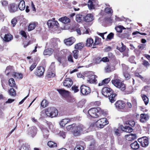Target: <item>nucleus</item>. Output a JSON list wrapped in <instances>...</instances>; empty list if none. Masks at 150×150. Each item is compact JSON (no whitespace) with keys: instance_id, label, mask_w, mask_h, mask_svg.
I'll return each mask as SVG.
<instances>
[{"instance_id":"1","label":"nucleus","mask_w":150,"mask_h":150,"mask_svg":"<svg viewBox=\"0 0 150 150\" xmlns=\"http://www.w3.org/2000/svg\"><path fill=\"white\" fill-rule=\"evenodd\" d=\"M88 113L90 116L94 118H98L102 115H105L107 114L106 112L99 107L90 109L88 111Z\"/></svg>"},{"instance_id":"2","label":"nucleus","mask_w":150,"mask_h":150,"mask_svg":"<svg viewBox=\"0 0 150 150\" xmlns=\"http://www.w3.org/2000/svg\"><path fill=\"white\" fill-rule=\"evenodd\" d=\"M45 112L47 117L53 118L57 116L58 110L55 107H49L45 109Z\"/></svg>"},{"instance_id":"3","label":"nucleus","mask_w":150,"mask_h":150,"mask_svg":"<svg viewBox=\"0 0 150 150\" xmlns=\"http://www.w3.org/2000/svg\"><path fill=\"white\" fill-rule=\"evenodd\" d=\"M86 129L85 127L81 124L75 126L73 131V134L75 136H78L81 134V132Z\"/></svg>"},{"instance_id":"4","label":"nucleus","mask_w":150,"mask_h":150,"mask_svg":"<svg viewBox=\"0 0 150 150\" xmlns=\"http://www.w3.org/2000/svg\"><path fill=\"white\" fill-rule=\"evenodd\" d=\"M91 89L90 87L84 84L82 85L80 88L81 93L83 96H87L91 92Z\"/></svg>"},{"instance_id":"5","label":"nucleus","mask_w":150,"mask_h":150,"mask_svg":"<svg viewBox=\"0 0 150 150\" xmlns=\"http://www.w3.org/2000/svg\"><path fill=\"white\" fill-rule=\"evenodd\" d=\"M96 126L99 128H103L108 123V122L106 118H102L96 121Z\"/></svg>"},{"instance_id":"6","label":"nucleus","mask_w":150,"mask_h":150,"mask_svg":"<svg viewBox=\"0 0 150 150\" xmlns=\"http://www.w3.org/2000/svg\"><path fill=\"white\" fill-rule=\"evenodd\" d=\"M113 93V90L110 87H105L102 90V93L105 97H108Z\"/></svg>"},{"instance_id":"7","label":"nucleus","mask_w":150,"mask_h":150,"mask_svg":"<svg viewBox=\"0 0 150 150\" xmlns=\"http://www.w3.org/2000/svg\"><path fill=\"white\" fill-rule=\"evenodd\" d=\"M138 141L140 143L141 145L143 147H146L149 144V138L146 137H143L139 138Z\"/></svg>"},{"instance_id":"8","label":"nucleus","mask_w":150,"mask_h":150,"mask_svg":"<svg viewBox=\"0 0 150 150\" xmlns=\"http://www.w3.org/2000/svg\"><path fill=\"white\" fill-rule=\"evenodd\" d=\"M115 105L117 110H122L125 108L126 104L123 100H118L115 103Z\"/></svg>"},{"instance_id":"9","label":"nucleus","mask_w":150,"mask_h":150,"mask_svg":"<svg viewBox=\"0 0 150 150\" xmlns=\"http://www.w3.org/2000/svg\"><path fill=\"white\" fill-rule=\"evenodd\" d=\"M47 24L49 28H53L54 27L55 28H58L59 27V24L58 22L55 21V18H53L52 20H49Z\"/></svg>"},{"instance_id":"10","label":"nucleus","mask_w":150,"mask_h":150,"mask_svg":"<svg viewBox=\"0 0 150 150\" xmlns=\"http://www.w3.org/2000/svg\"><path fill=\"white\" fill-rule=\"evenodd\" d=\"M45 71V68L42 66H40L37 67L34 74L40 77L43 75Z\"/></svg>"},{"instance_id":"11","label":"nucleus","mask_w":150,"mask_h":150,"mask_svg":"<svg viewBox=\"0 0 150 150\" xmlns=\"http://www.w3.org/2000/svg\"><path fill=\"white\" fill-rule=\"evenodd\" d=\"M8 9L11 13H13L18 10V6L14 3L9 4L8 5Z\"/></svg>"},{"instance_id":"12","label":"nucleus","mask_w":150,"mask_h":150,"mask_svg":"<svg viewBox=\"0 0 150 150\" xmlns=\"http://www.w3.org/2000/svg\"><path fill=\"white\" fill-rule=\"evenodd\" d=\"M88 77V79L87 80V82L88 83H97V81L96 79L97 78V76L95 75H89Z\"/></svg>"},{"instance_id":"13","label":"nucleus","mask_w":150,"mask_h":150,"mask_svg":"<svg viewBox=\"0 0 150 150\" xmlns=\"http://www.w3.org/2000/svg\"><path fill=\"white\" fill-rule=\"evenodd\" d=\"M37 130L38 129L36 127L32 126L30 128L28 132V134L32 137H33L37 134Z\"/></svg>"},{"instance_id":"14","label":"nucleus","mask_w":150,"mask_h":150,"mask_svg":"<svg viewBox=\"0 0 150 150\" xmlns=\"http://www.w3.org/2000/svg\"><path fill=\"white\" fill-rule=\"evenodd\" d=\"M73 84V81L70 78H67L64 81L63 84L64 86L67 88H70Z\"/></svg>"},{"instance_id":"15","label":"nucleus","mask_w":150,"mask_h":150,"mask_svg":"<svg viewBox=\"0 0 150 150\" xmlns=\"http://www.w3.org/2000/svg\"><path fill=\"white\" fill-rule=\"evenodd\" d=\"M76 41V40L73 37H71L64 40V41L66 45L67 46H70L72 45Z\"/></svg>"},{"instance_id":"16","label":"nucleus","mask_w":150,"mask_h":150,"mask_svg":"<svg viewBox=\"0 0 150 150\" xmlns=\"http://www.w3.org/2000/svg\"><path fill=\"white\" fill-rule=\"evenodd\" d=\"M85 146L84 142L80 141L77 142L74 150H84V146Z\"/></svg>"},{"instance_id":"17","label":"nucleus","mask_w":150,"mask_h":150,"mask_svg":"<svg viewBox=\"0 0 150 150\" xmlns=\"http://www.w3.org/2000/svg\"><path fill=\"white\" fill-rule=\"evenodd\" d=\"M83 21L86 22H91L94 20L93 16L91 13L88 14L86 16L83 17Z\"/></svg>"},{"instance_id":"18","label":"nucleus","mask_w":150,"mask_h":150,"mask_svg":"<svg viewBox=\"0 0 150 150\" xmlns=\"http://www.w3.org/2000/svg\"><path fill=\"white\" fill-rule=\"evenodd\" d=\"M40 128L42 132L44 137L47 138L49 135V132L47 128L43 126H41Z\"/></svg>"},{"instance_id":"19","label":"nucleus","mask_w":150,"mask_h":150,"mask_svg":"<svg viewBox=\"0 0 150 150\" xmlns=\"http://www.w3.org/2000/svg\"><path fill=\"white\" fill-rule=\"evenodd\" d=\"M149 119V115L145 113H142L140 115V121L142 122H146Z\"/></svg>"},{"instance_id":"20","label":"nucleus","mask_w":150,"mask_h":150,"mask_svg":"<svg viewBox=\"0 0 150 150\" xmlns=\"http://www.w3.org/2000/svg\"><path fill=\"white\" fill-rule=\"evenodd\" d=\"M8 83L10 86L13 88L14 87L16 89H18L17 86L16 85L15 80L13 78H11L9 79Z\"/></svg>"},{"instance_id":"21","label":"nucleus","mask_w":150,"mask_h":150,"mask_svg":"<svg viewBox=\"0 0 150 150\" xmlns=\"http://www.w3.org/2000/svg\"><path fill=\"white\" fill-rule=\"evenodd\" d=\"M110 80L111 79L110 78L104 79L98 83V86H105L109 83Z\"/></svg>"},{"instance_id":"22","label":"nucleus","mask_w":150,"mask_h":150,"mask_svg":"<svg viewBox=\"0 0 150 150\" xmlns=\"http://www.w3.org/2000/svg\"><path fill=\"white\" fill-rule=\"evenodd\" d=\"M57 90L63 96L67 97L69 95V92L67 91L61 89H57Z\"/></svg>"},{"instance_id":"23","label":"nucleus","mask_w":150,"mask_h":150,"mask_svg":"<svg viewBox=\"0 0 150 150\" xmlns=\"http://www.w3.org/2000/svg\"><path fill=\"white\" fill-rule=\"evenodd\" d=\"M71 122V120L69 118L62 119L59 122V124L62 127H63L68 123Z\"/></svg>"},{"instance_id":"24","label":"nucleus","mask_w":150,"mask_h":150,"mask_svg":"<svg viewBox=\"0 0 150 150\" xmlns=\"http://www.w3.org/2000/svg\"><path fill=\"white\" fill-rule=\"evenodd\" d=\"M130 146L132 149L134 150L138 149L139 147V145L137 141H134L131 143Z\"/></svg>"},{"instance_id":"25","label":"nucleus","mask_w":150,"mask_h":150,"mask_svg":"<svg viewBox=\"0 0 150 150\" xmlns=\"http://www.w3.org/2000/svg\"><path fill=\"white\" fill-rule=\"evenodd\" d=\"M13 36L10 34H6L3 40L6 42H8L13 39Z\"/></svg>"},{"instance_id":"26","label":"nucleus","mask_w":150,"mask_h":150,"mask_svg":"<svg viewBox=\"0 0 150 150\" xmlns=\"http://www.w3.org/2000/svg\"><path fill=\"white\" fill-rule=\"evenodd\" d=\"M121 80L118 79L112 80L111 81L112 83L117 88L119 86L121 83Z\"/></svg>"},{"instance_id":"27","label":"nucleus","mask_w":150,"mask_h":150,"mask_svg":"<svg viewBox=\"0 0 150 150\" xmlns=\"http://www.w3.org/2000/svg\"><path fill=\"white\" fill-rule=\"evenodd\" d=\"M18 6L20 10L23 11L24 10L25 7V1L23 0H21Z\"/></svg>"},{"instance_id":"28","label":"nucleus","mask_w":150,"mask_h":150,"mask_svg":"<svg viewBox=\"0 0 150 150\" xmlns=\"http://www.w3.org/2000/svg\"><path fill=\"white\" fill-rule=\"evenodd\" d=\"M53 51V50L52 48H47L44 50L43 54L44 55L50 56L52 54Z\"/></svg>"},{"instance_id":"29","label":"nucleus","mask_w":150,"mask_h":150,"mask_svg":"<svg viewBox=\"0 0 150 150\" xmlns=\"http://www.w3.org/2000/svg\"><path fill=\"white\" fill-rule=\"evenodd\" d=\"M104 12L110 16H112L113 13V11L111 8L106 7L105 8Z\"/></svg>"},{"instance_id":"30","label":"nucleus","mask_w":150,"mask_h":150,"mask_svg":"<svg viewBox=\"0 0 150 150\" xmlns=\"http://www.w3.org/2000/svg\"><path fill=\"white\" fill-rule=\"evenodd\" d=\"M93 45V40L91 38H88L86 41V46L87 47H91Z\"/></svg>"},{"instance_id":"31","label":"nucleus","mask_w":150,"mask_h":150,"mask_svg":"<svg viewBox=\"0 0 150 150\" xmlns=\"http://www.w3.org/2000/svg\"><path fill=\"white\" fill-rule=\"evenodd\" d=\"M40 59L36 58L35 59V61H37V63L34 62L29 67V70L30 71H32L36 67L37 65L38 62L39 61Z\"/></svg>"},{"instance_id":"32","label":"nucleus","mask_w":150,"mask_h":150,"mask_svg":"<svg viewBox=\"0 0 150 150\" xmlns=\"http://www.w3.org/2000/svg\"><path fill=\"white\" fill-rule=\"evenodd\" d=\"M13 71V67L9 65L6 67L5 72L6 75L8 76L11 72Z\"/></svg>"},{"instance_id":"33","label":"nucleus","mask_w":150,"mask_h":150,"mask_svg":"<svg viewBox=\"0 0 150 150\" xmlns=\"http://www.w3.org/2000/svg\"><path fill=\"white\" fill-rule=\"evenodd\" d=\"M59 21L64 23H68L70 22V19L66 16L59 18Z\"/></svg>"},{"instance_id":"34","label":"nucleus","mask_w":150,"mask_h":150,"mask_svg":"<svg viewBox=\"0 0 150 150\" xmlns=\"http://www.w3.org/2000/svg\"><path fill=\"white\" fill-rule=\"evenodd\" d=\"M126 85L124 83L123 81H121V83L117 88L122 91L124 92L126 89Z\"/></svg>"},{"instance_id":"35","label":"nucleus","mask_w":150,"mask_h":150,"mask_svg":"<svg viewBox=\"0 0 150 150\" xmlns=\"http://www.w3.org/2000/svg\"><path fill=\"white\" fill-rule=\"evenodd\" d=\"M12 76L15 79H22L23 77V75L21 73L14 72L13 73Z\"/></svg>"},{"instance_id":"36","label":"nucleus","mask_w":150,"mask_h":150,"mask_svg":"<svg viewBox=\"0 0 150 150\" xmlns=\"http://www.w3.org/2000/svg\"><path fill=\"white\" fill-rule=\"evenodd\" d=\"M84 44L82 43H79L76 44L74 46V49L76 50H80L84 47Z\"/></svg>"},{"instance_id":"37","label":"nucleus","mask_w":150,"mask_h":150,"mask_svg":"<svg viewBox=\"0 0 150 150\" xmlns=\"http://www.w3.org/2000/svg\"><path fill=\"white\" fill-rule=\"evenodd\" d=\"M117 95L115 93H112L111 94L109 97V99L111 103H113L116 100L115 97Z\"/></svg>"},{"instance_id":"38","label":"nucleus","mask_w":150,"mask_h":150,"mask_svg":"<svg viewBox=\"0 0 150 150\" xmlns=\"http://www.w3.org/2000/svg\"><path fill=\"white\" fill-rule=\"evenodd\" d=\"M9 94L12 96L15 97L16 95V90L13 88H10L8 91Z\"/></svg>"},{"instance_id":"39","label":"nucleus","mask_w":150,"mask_h":150,"mask_svg":"<svg viewBox=\"0 0 150 150\" xmlns=\"http://www.w3.org/2000/svg\"><path fill=\"white\" fill-rule=\"evenodd\" d=\"M96 0H89L88 2V7L90 9H94V5L93 4V3L95 2Z\"/></svg>"},{"instance_id":"40","label":"nucleus","mask_w":150,"mask_h":150,"mask_svg":"<svg viewBox=\"0 0 150 150\" xmlns=\"http://www.w3.org/2000/svg\"><path fill=\"white\" fill-rule=\"evenodd\" d=\"M141 96L146 105H147L149 103V100L148 97L145 95L142 94Z\"/></svg>"},{"instance_id":"41","label":"nucleus","mask_w":150,"mask_h":150,"mask_svg":"<svg viewBox=\"0 0 150 150\" xmlns=\"http://www.w3.org/2000/svg\"><path fill=\"white\" fill-rule=\"evenodd\" d=\"M48 101L46 99H43L40 104L41 106L43 108H45L48 106Z\"/></svg>"},{"instance_id":"42","label":"nucleus","mask_w":150,"mask_h":150,"mask_svg":"<svg viewBox=\"0 0 150 150\" xmlns=\"http://www.w3.org/2000/svg\"><path fill=\"white\" fill-rule=\"evenodd\" d=\"M47 145L50 148H54L57 146V144L53 141H50L47 143Z\"/></svg>"},{"instance_id":"43","label":"nucleus","mask_w":150,"mask_h":150,"mask_svg":"<svg viewBox=\"0 0 150 150\" xmlns=\"http://www.w3.org/2000/svg\"><path fill=\"white\" fill-rule=\"evenodd\" d=\"M73 55L74 59H77L79 56V51L78 50H74L72 52Z\"/></svg>"},{"instance_id":"44","label":"nucleus","mask_w":150,"mask_h":150,"mask_svg":"<svg viewBox=\"0 0 150 150\" xmlns=\"http://www.w3.org/2000/svg\"><path fill=\"white\" fill-rule=\"evenodd\" d=\"M115 29L117 32L120 33L122 32L123 29H125V28L122 26L119 25L116 27Z\"/></svg>"},{"instance_id":"45","label":"nucleus","mask_w":150,"mask_h":150,"mask_svg":"<svg viewBox=\"0 0 150 150\" xmlns=\"http://www.w3.org/2000/svg\"><path fill=\"white\" fill-rule=\"evenodd\" d=\"M96 147V142L95 140L92 141L89 146V148L90 149H93L96 150L95 148Z\"/></svg>"},{"instance_id":"46","label":"nucleus","mask_w":150,"mask_h":150,"mask_svg":"<svg viewBox=\"0 0 150 150\" xmlns=\"http://www.w3.org/2000/svg\"><path fill=\"white\" fill-rule=\"evenodd\" d=\"M36 23H30L28 27V31H31L34 30L36 27Z\"/></svg>"},{"instance_id":"47","label":"nucleus","mask_w":150,"mask_h":150,"mask_svg":"<svg viewBox=\"0 0 150 150\" xmlns=\"http://www.w3.org/2000/svg\"><path fill=\"white\" fill-rule=\"evenodd\" d=\"M125 124L127 125H129L132 127H133L134 126L135 123L133 120H131L126 121Z\"/></svg>"},{"instance_id":"48","label":"nucleus","mask_w":150,"mask_h":150,"mask_svg":"<svg viewBox=\"0 0 150 150\" xmlns=\"http://www.w3.org/2000/svg\"><path fill=\"white\" fill-rule=\"evenodd\" d=\"M123 130L126 132L130 133L132 132L133 129L129 126H126L124 127Z\"/></svg>"},{"instance_id":"49","label":"nucleus","mask_w":150,"mask_h":150,"mask_svg":"<svg viewBox=\"0 0 150 150\" xmlns=\"http://www.w3.org/2000/svg\"><path fill=\"white\" fill-rule=\"evenodd\" d=\"M82 15L81 14H77L76 16V20L78 23L81 22L82 21Z\"/></svg>"},{"instance_id":"50","label":"nucleus","mask_w":150,"mask_h":150,"mask_svg":"<svg viewBox=\"0 0 150 150\" xmlns=\"http://www.w3.org/2000/svg\"><path fill=\"white\" fill-rule=\"evenodd\" d=\"M101 41V39L98 37H96L94 42H93V46H96L99 45Z\"/></svg>"},{"instance_id":"51","label":"nucleus","mask_w":150,"mask_h":150,"mask_svg":"<svg viewBox=\"0 0 150 150\" xmlns=\"http://www.w3.org/2000/svg\"><path fill=\"white\" fill-rule=\"evenodd\" d=\"M1 3L3 7L6 8L8 6V2L6 0H3L1 1Z\"/></svg>"},{"instance_id":"52","label":"nucleus","mask_w":150,"mask_h":150,"mask_svg":"<svg viewBox=\"0 0 150 150\" xmlns=\"http://www.w3.org/2000/svg\"><path fill=\"white\" fill-rule=\"evenodd\" d=\"M71 89L74 93H77L79 91V89H78V87L76 85L73 86L71 87Z\"/></svg>"},{"instance_id":"53","label":"nucleus","mask_w":150,"mask_h":150,"mask_svg":"<svg viewBox=\"0 0 150 150\" xmlns=\"http://www.w3.org/2000/svg\"><path fill=\"white\" fill-rule=\"evenodd\" d=\"M75 125H76V124L75 123L68 125L66 127L68 131H69L71 129H72L74 127Z\"/></svg>"},{"instance_id":"54","label":"nucleus","mask_w":150,"mask_h":150,"mask_svg":"<svg viewBox=\"0 0 150 150\" xmlns=\"http://www.w3.org/2000/svg\"><path fill=\"white\" fill-rule=\"evenodd\" d=\"M142 64L145 67L147 68L150 65V64L149 62L146 60H144L142 61Z\"/></svg>"},{"instance_id":"55","label":"nucleus","mask_w":150,"mask_h":150,"mask_svg":"<svg viewBox=\"0 0 150 150\" xmlns=\"http://www.w3.org/2000/svg\"><path fill=\"white\" fill-rule=\"evenodd\" d=\"M17 23V20L16 18L12 19L11 21V23L13 27H14Z\"/></svg>"},{"instance_id":"56","label":"nucleus","mask_w":150,"mask_h":150,"mask_svg":"<svg viewBox=\"0 0 150 150\" xmlns=\"http://www.w3.org/2000/svg\"><path fill=\"white\" fill-rule=\"evenodd\" d=\"M146 46L145 44H141L138 46V47L139 50H142L145 48Z\"/></svg>"},{"instance_id":"57","label":"nucleus","mask_w":150,"mask_h":150,"mask_svg":"<svg viewBox=\"0 0 150 150\" xmlns=\"http://www.w3.org/2000/svg\"><path fill=\"white\" fill-rule=\"evenodd\" d=\"M67 60L68 61L70 62L73 63L74 62L73 57L72 55L71 54H70L68 56Z\"/></svg>"},{"instance_id":"58","label":"nucleus","mask_w":150,"mask_h":150,"mask_svg":"<svg viewBox=\"0 0 150 150\" xmlns=\"http://www.w3.org/2000/svg\"><path fill=\"white\" fill-rule=\"evenodd\" d=\"M114 34L112 33H110L107 36V38L109 40L113 39L114 37Z\"/></svg>"},{"instance_id":"59","label":"nucleus","mask_w":150,"mask_h":150,"mask_svg":"<svg viewBox=\"0 0 150 150\" xmlns=\"http://www.w3.org/2000/svg\"><path fill=\"white\" fill-rule=\"evenodd\" d=\"M149 90H150V86H145L142 88V91H144L146 92H148Z\"/></svg>"},{"instance_id":"60","label":"nucleus","mask_w":150,"mask_h":150,"mask_svg":"<svg viewBox=\"0 0 150 150\" xmlns=\"http://www.w3.org/2000/svg\"><path fill=\"white\" fill-rule=\"evenodd\" d=\"M124 76L126 79L127 80H129L130 78V74L127 72H125L124 73Z\"/></svg>"},{"instance_id":"61","label":"nucleus","mask_w":150,"mask_h":150,"mask_svg":"<svg viewBox=\"0 0 150 150\" xmlns=\"http://www.w3.org/2000/svg\"><path fill=\"white\" fill-rule=\"evenodd\" d=\"M127 136L129 137V138H131L132 139H134L136 138V135L135 134H129Z\"/></svg>"},{"instance_id":"62","label":"nucleus","mask_w":150,"mask_h":150,"mask_svg":"<svg viewBox=\"0 0 150 150\" xmlns=\"http://www.w3.org/2000/svg\"><path fill=\"white\" fill-rule=\"evenodd\" d=\"M46 123L47 125L49 128L50 129H51L53 128V125L51 122L47 121L46 122Z\"/></svg>"},{"instance_id":"63","label":"nucleus","mask_w":150,"mask_h":150,"mask_svg":"<svg viewBox=\"0 0 150 150\" xmlns=\"http://www.w3.org/2000/svg\"><path fill=\"white\" fill-rule=\"evenodd\" d=\"M55 76V74L52 72H49L47 74L48 77L49 78L53 77H54Z\"/></svg>"},{"instance_id":"64","label":"nucleus","mask_w":150,"mask_h":150,"mask_svg":"<svg viewBox=\"0 0 150 150\" xmlns=\"http://www.w3.org/2000/svg\"><path fill=\"white\" fill-rule=\"evenodd\" d=\"M115 134L117 136H120V134L119 132L120 130L118 129H114V130Z\"/></svg>"}]
</instances>
